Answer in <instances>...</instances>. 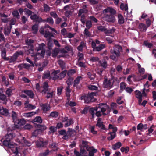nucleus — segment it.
Instances as JSON below:
<instances>
[{"instance_id":"nucleus-1","label":"nucleus","mask_w":156,"mask_h":156,"mask_svg":"<svg viewBox=\"0 0 156 156\" xmlns=\"http://www.w3.org/2000/svg\"><path fill=\"white\" fill-rule=\"evenodd\" d=\"M111 111V108L106 103H101L97 105L94 107L90 108L89 110L91 115L92 118H94L95 114L98 117H101L109 114Z\"/></svg>"},{"instance_id":"nucleus-2","label":"nucleus","mask_w":156,"mask_h":156,"mask_svg":"<svg viewBox=\"0 0 156 156\" xmlns=\"http://www.w3.org/2000/svg\"><path fill=\"white\" fill-rule=\"evenodd\" d=\"M104 16V20L109 22H114L115 20V16L116 14V11L113 8L108 7L103 11Z\"/></svg>"},{"instance_id":"nucleus-3","label":"nucleus","mask_w":156,"mask_h":156,"mask_svg":"<svg viewBox=\"0 0 156 156\" xmlns=\"http://www.w3.org/2000/svg\"><path fill=\"white\" fill-rule=\"evenodd\" d=\"M122 47L120 45H115L110 50V58L115 61H118L122 52Z\"/></svg>"},{"instance_id":"nucleus-4","label":"nucleus","mask_w":156,"mask_h":156,"mask_svg":"<svg viewBox=\"0 0 156 156\" xmlns=\"http://www.w3.org/2000/svg\"><path fill=\"white\" fill-rule=\"evenodd\" d=\"M95 95L94 93H91L88 94L86 95H83L81 97V99H83L85 103L89 104L91 102L95 101V99L94 98V96Z\"/></svg>"},{"instance_id":"nucleus-5","label":"nucleus","mask_w":156,"mask_h":156,"mask_svg":"<svg viewBox=\"0 0 156 156\" xmlns=\"http://www.w3.org/2000/svg\"><path fill=\"white\" fill-rule=\"evenodd\" d=\"M45 45L44 43L38 44L37 49V54L40 55L41 56L44 57L45 52Z\"/></svg>"},{"instance_id":"nucleus-6","label":"nucleus","mask_w":156,"mask_h":156,"mask_svg":"<svg viewBox=\"0 0 156 156\" xmlns=\"http://www.w3.org/2000/svg\"><path fill=\"white\" fill-rule=\"evenodd\" d=\"M114 81V80L112 79L108 80L107 78H105L103 81L104 88H112L113 86Z\"/></svg>"},{"instance_id":"nucleus-7","label":"nucleus","mask_w":156,"mask_h":156,"mask_svg":"<svg viewBox=\"0 0 156 156\" xmlns=\"http://www.w3.org/2000/svg\"><path fill=\"white\" fill-rule=\"evenodd\" d=\"M36 145L37 147H46L48 144V141L42 138H40L36 142Z\"/></svg>"},{"instance_id":"nucleus-8","label":"nucleus","mask_w":156,"mask_h":156,"mask_svg":"<svg viewBox=\"0 0 156 156\" xmlns=\"http://www.w3.org/2000/svg\"><path fill=\"white\" fill-rule=\"evenodd\" d=\"M23 53L22 51H16L10 58V61H9V63L14 62L16 60L18 57L20 55H23Z\"/></svg>"},{"instance_id":"nucleus-9","label":"nucleus","mask_w":156,"mask_h":156,"mask_svg":"<svg viewBox=\"0 0 156 156\" xmlns=\"http://www.w3.org/2000/svg\"><path fill=\"white\" fill-rule=\"evenodd\" d=\"M82 79L81 76H78L74 80L73 87H76L77 90L80 89L81 87V85L80 84V79Z\"/></svg>"},{"instance_id":"nucleus-10","label":"nucleus","mask_w":156,"mask_h":156,"mask_svg":"<svg viewBox=\"0 0 156 156\" xmlns=\"http://www.w3.org/2000/svg\"><path fill=\"white\" fill-rule=\"evenodd\" d=\"M60 72V70H54L51 73V76L50 77V79L55 81L57 80H59V75L57 74Z\"/></svg>"},{"instance_id":"nucleus-11","label":"nucleus","mask_w":156,"mask_h":156,"mask_svg":"<svg viewBox=\"0 0 156 156\" xmlns=\"http://www.w3.org/2000/svg\"><path fill=\"white\" fill-rule=\"evenodd\" d=\"M30 18L32 20L36 22V23H41L43 22V20L42 19V18L37 15L36 14L31 15L30 17Z\"/></svg>"},{"instance_id":"nucleus-12","label":"nucleus","mask_w":156,"mask_h":156,"mask_svg":"<svg viewBox=\"0 0 156 156\" xmlns=\"http://www.w3.org/2000/svg\"><path fill=\"white\" fill-rule=\"evenodd\" d=\"M48 81L44 82L42 86L43 89L41 92L42 94H45L46 92L48 90L49 85L48 84Z\"/></svg>"},{"instance_id":"nucleus-13","label":"nucleus","mask_w":156,"mask_h":156,"mask_svg":"<svg viewBox=\"0 0 156 156\" xmlns=\"http://www.w3.org/2000/svg\"><path fill=\"white\" fill-rule=\"evenodd\" d=\"M35 127L41 133L45 130L47 127L44 125H41L39 124L34 123Z\"/></svg>"},{"instance_id":"nucleus-14","label":"nucleus","mask_w":156,"mask_h":156,"mask_svg":"<svg viewBox=\"0 0 156 156\" xmlns=\"http://www.w3.org/2000/svg\"><path fill=\"white\" fill-rule=\"evenodd\" d=\"M15 136V133H13L12 131L10 133L8 132L7 134L5 136V138L7 140H9L11 141V140Z\"/></svg>"},{"instance_id":"nucleus-15","label":"nucleus","mask_w":156,"mask_h":156,"mask_svg":"<svg viewBox=\"0 0 156 156\" xmlns=\"http://www.w3.org/2000/svg\"><path fill=\"white\" fill-rule=\"evenodd\" d=\"M3 144L4 146L8 147L9 148H12L13 147V145L11 144V141L9 140H7L5 138L3 141Z\"/></svg>"},{"instance_id":"nucleus-16","label":"nucleus","mask_w":156,"mask_h":156,"mask_svg":"<svg viewBox=\"0 0 156 156\" xmlns=\"http://www.w3.org/2000/svg\"><path fill=\"white\" fill-rule=\"evenodd\" d=\"M87 6L85 5L83 6V9H80L79 10L78 16H80L83 13H87L88 12V10L86 9Z\"/></svg>"},{"instance_id":"nucleus-17","label":"nucleus","mask_w":156,"mask_h":156,"mask_svg":"<svg viewBox=\"0 0 156 156\" xmlns=\"http://www.w3.org/2000/svg\"><path fill=\"white\" fill-rule=\"evenodd\" d=\"M31 66L30 65L27 63L24 64H21L18 65V67L20 70L22 69L23 68H25L27 69H29V68Z\"/></svg>"},{"instance_id":"nucleus-18","label":"nucleus","mask_w":156,"mask_h":156,"mask_svg":"<svg viewBox=\"0 0 156 156\" xmlns=\"http://www.w3.org/2000/svg\"><path fill=\"white\" fill-rule=\"evenodd\" d=\"M76 134L77 132L72 128H68V131H67V134L70 137L73 136L74 135V133Z\"/></svg>"},{"instance_id":"nucleus-19","label":"nucleus","mask_w":156,"mask_h":156,"mask_svg":"<svg viewBox=\"0 0 156 156\" xmlns=\"http://www.w3.org/2000/svg\"><path fill=\"white\" fill-rule=\"evenodd\" d=\"M99 63L100 66L104 69H106L107 68L108 66L107 62L105 59H103L102 61H99Z\"/></svg>"},{"instance_id":"nucleus-20","label":"nucleus","mask_w":156,"mask_h":156,"mask_svg":"<svg viewBox=\"0 0 156 156\" xmlns=\"http://www.w3.org/2000/svg\"><path fill=\"white\" fill-rule=\"evenodd\" d=\"M0 100L3 101V103L6 105L7 104V99L6 96L3 94H0Z\"/></svg>"},{"instance_id":"nucleus-21","label":"nucleus","mask_w":156,"mask_h":156,"mask_svg":"<svg viewBox=\"0 0 156 156\" xmlns=\"http://www.w3.org/2000/svg\"><path fill=\"white\" fill-rule=\"evenodd\" d=\"M28 95L30 98L33 99L34 97V94L33 92L31 90H25L23 92Z\"/></svg>"},{"instance_id":"nucleus-22","label":"nucleus","mask_w":156,"mask_h":156,"mask_svg":"<svg viewBox=\"0 0 156 156\" xmlns=\"http://www.w3.org/2000/svg\"><path fill=\"white\" fill-rule=\"evenodd\" d=\"M104 44H101L98 46H97L94 48L93 51H99L105 48Z\"/></svg>"},{"instance_id":"nucleus-23","label":"nucleus","mask_w":156,"mask_h":156,"mask_svg":"<svg viewBox=\"0 0 156 156\" xmlns=\"http://www.w3.org/2000/svg\"><path fill=\"white\" fill-rule=\"evenodd\" d=\"M8 110L6 108H4L2 107V108L0 110V114L6 116L8 115Z\"/></svg>"},{"instance_id":"nucleus-24","label":"nucleus","mask_w":156,"mask_h":156,"mask_svg":"<svg viewBox=\"0 0 156 156\" xmlns=\"http://www.w3.org/2000/svg\"><path fill=\"white\" fill-rule=\"evenodd\" d=\"M42 109L43 111L46 112L47 111H49L50 108V106L49 105L46 104H43L42 106Z\"/></svg>"},{"instance_id":"nucleus-25","label":"nucleus","mask_w":156,"mask_h":156,"mask_svg":"<svg viewBox=\"0 0 156 156\" xmlns=\"http://www.w3.org/2000/svg\"><path fill=\"white\" fill-rule=\"evenodd\" d=\"M87 75L88 77L91 80H94L96 76V74L95 73H94L93 72H91L87 73Z\"/></svg>"},{"instance_id":"nucleus-26","label":"nucleus","mask_w":156,"mask_h":156,"mask_svg":"<svg viewBox=\"0 0 156 156\" xmlns=\"http://www.w3.org/2000/svg\"><path fill=\"white\" fill-rule=\"evenodd\" d=\"M118 22L119 24H123L124 22V19L122 15L120 14L118 15Z\"/></svg>"},{"instance_id":"nucleus-27","label":"nucleus","mask_w":156,"mask_h":156,"mask_svg":"<svg viewBox=\"0 0 156 156\" xmlns=\"http://www.w3.org/2000/svg\"><path fill=\"white\" fill-rule=\"evenodd\" d=\"M122 146V144L120 142H118L112 145V149L115 150L119 148Z\"/></svg>"},{"instance_id":"nucleus-28","label":"nucleus","mask_w":156,"mask_h":156,"mask_svg":"<svg viewBox=\"0 0 156 156\" xmlns=\"http://www.w3.org/2000/svg\"><path fill=\"white\" fill-rule=\"evenodd\" d=\"M58 112L57 111H53L51 112L48 117L49 118H57L58 115Z\"/></svg>"},{"instance_id":"nucleus-29","label":"nucleus","mask_w":156,"mask_h":156,"mask_svg":"<svg viewBox=\"0 0 156 156\" xmlns=\"http://www.w3.org/2000/svg\"><path fill=\"white\" fill-rule=\"evenodd\" d=\"M67 71L66 70H65L62 71L60 74H58L59 80H62L66 76Z\"/></svg>"},{"instance_id":"nucleus-30","label":"nucleus","mask_w":156,"mask_h":156,"mask_svg":"<svg viewBox=\"0 0 156 156\" xmlns=\"http://www.w3.org/2000/svg\"><path fill=\"white\" fill-rule=\"evenodd\" d=\"M49 147L52 148L54 151H57L58 149L57 147V144L55 143H53L50 144Z\"/></svg>"},{"instance_id":"nucleus-31","label":"nucleus","mask_w":156,"mask_h":156,"mask_svg":"<svg viewBox=\"0 0 156 156\" xmlns=\"http://www.w3.org/2000/svg\"><path fill=\"white\" fill-rule=\"evenodd\" d=\"M38 25L37 24H35L32 27V30L34 31L33 33L34 34H36L38 30Z\"/></svg>"},{"instance_id":"nucleus-32","label":"nucleus","mask_w":156,"mask_h":156,"mask_svg":"<svg viewBox=\"0 0 156 156\" xmlns=\"http://www.w3.org/2000/svg\"><path fill=\"white\" fill-rule=\"evenodd\" d=\"M34 122H37L40 123H41L42 122V119L40 116H37L34 118L33 120ZM34 124L35 123H34Z\"/></svg>"},{"instance_id":"nucleus-33","label":"nucleus","mask_w":156,"mask_h":156,"mask_svg":"<svg viewBox=\"0 0 156 156\" xmlns=\"http://www.w3.org/2000/svg\"><path fill=\"white\" fill-rule=\"evenodd\" d=\"M12 16L16 17L17 19H19L20 18V14L17 10H14L12 12Z\"/></svg>"},{"instance_id":"nucleus-34","label":"nucleus","mask_w":156,"mask_h":156,"mask_svg":"<svg viewBox=\"0 0 156 156\" xmlns=\"http://www.w3.org/2000/svg\"><path fill=\"white\" fill-rule=\"evenodd\" d=\"M73 12V10L70 9L68 11H66L65 12V16L67 18H69L71 15H72Z\"/></svg>"},{"instance_id":"nucleus-35","label":"nucleus","mask_w":156,"mask_h":156,"mask_svg":"<svg viewBox=\"0 0 156 156\" xmlns=\"http://www.w3.org/2000/svg\"><path fill=\"white\" fill-rule=\"evenodd\" d=\"M58 63L62 70H63L65 68V63L63 61L60 59L58 61Z\"/></svg>"},{"instance_id":"nucleus-36","label":"nucleus","mask_w":156,"mask_h":156,"mask_svg":"<svg viewBox=\"0 0 156 156\" xmlns=\"http://www.w3.org/2000/svg\"><path fill=\"white\" fill-rule=\"evenodd\" d=\"M126 84L124 82H122L120 83V92H122L126 88Z\"/></svg>"},{"instance_id":"nucleus-37","label":"nucleus","mask_w":156,"mask_h":156,"mask_svg":"<svg viewBox=\"0 0 156 156\" xmlns=\"http://www.w3.org/2000/svg\"><path fill=\"white\" fill-rule=\"evenodd\" d=\"M34 112H31L27 113H24L23 114V116L25 117H29L34 115L36 114Z\"/></svg>"},{"instance_id":"nucleus-38","label":"nucleus","mask_w":156,"mask_h":156,"mask_svg":"<svg viewBox=\"0 0 156 156\" xmlns=\"http://www.w3.org/2000/svg\"><path fill=\"white\" fill-rule=\"evenodd\" d=\"M59 52V50L58 48H55L52 51V56L55 57L56 56Z\"/></svg>"},{"instance_id":"nucleus-39","label":"nucleus","mask_w":156,"mask_h":156,"mask_svg":"<svg viewBox=\"0 0 156 156\" xmlns=\"http://www.w3.org/2000/svg\"><path fill=\"white\" fill-rule=\"evenodd\" d=\"M120 8L122 10L127 11L128 10V7L127 4L125 5L124 3H122L120 5Z\"/></svg>"},{"instance_id":"nucleus-40","label":"nucleus","mask_w":156,"mask_h":156,"mask_svg":"<svg viewBox=\"0 0 156 156\" xmlns=\"http://www.w3.org/2000/svg\"><path fill=\"white\" fill-rule=\"evenodd\" d=\"M11 87L8 88L6 91V94L8 97H10L12 95V90H14V89H11Z\"/></svg>"},{"instance_id":"nucleus-41","label":"nucleus","mask_w":156,"mask_h":156,"mask_svg":"<svg viewBox=\"0 0 156 156\" xmlns=\"http://www.w3.org/2000/svg\"><path fill=\"white\" fill-rule=\"evenodd\" d=\"M2 80L3 83L6 86H7L9 84V80L6 79V77L5 76H3L2 77Z\"/></svg>"},{"instance_id":"nucleus-42","label":"nucleus","mask_w":156,"mask_h":156,"mask_svg":"<svg viewBox=\"0 0 156 156\" xmlns=\"http://www.w3.org/2000/svg\"><path fill=\"white\" fill-rule=\"evenodd\" d=\"M1 56L2 58L3 59L5 57H6V49L5 48H3L1 50Z\"/></svg>"},{"instance_id":"nucleus-43","label":"nucleus","mask_w":156,"mask_h":156,"mask_svg":"<svg viewBox=\"0 0 156 156\" xmlns=\"http://www.w3.org/2000/svg\"><path fill=\"white\" fill-rule=\"evenodd\" d=\"M24 12L25 15H27L28 17H29L30 16H31V15H32V14L33 13L32 11L26 8L24 9Z\"/></svg>"},{"instance_id":"nucleus-44","label":"nucleus","mask_w":156,"mask_h":156,"mask_svg":"<svg viewBox=\"0 0 156 156\" xmlns=\"http://www.w3.org/2000/svg\"><path fill=\"white\" fill-rule=\"evenodd\" d=\"M86 28L90 29L92 27V22L91 21L88 20L86 21Z\"/></svg>"},{"instance_id":"nucleus-45","label":"nucleus","mask_w":156,"mask_h":156,"mask_svg":"<svg viewBox=\"0 0 156 156\" xmlns=\"http://www.w3.org/2000/svg\"><path fill=\"white\" fill-rule=\"evenodd\" d=\"M45 22L51 24H53L54 23L53 20V19L51 17L47 18L46 20H43V22Z\"/></svg>"},{"instance_id":"nucleus-46","label":"nucleus","mask_w":156,"mask_h":156,"mask_svg":"<svg viewBox=\"0 0 156 156\" xmlns=\"http://www.w3.org/2000/svg\"><path fill=\"white\" fill-rule=\"evenodd\" d=\"M89 29L85 28L83 32V34L85 35L87 37H90L91 35L90 32L88 30Z\"/></svg>"},{"instance_id":"nucleus-47","label":"nucleus","mask_w":156,"mask_h":156,"mask_svg":"<svg viewBox=\"0 0 156 156\" xmlns=\"http://www.w3.org/2000/svg\"><path fill=\"white\" fill-rule=\"evenodd\" d=\"M18 124L20 125H24L26 124V121L24 118L18 119Z\"/></svg>"},{"instance_id":"nucleus-48","label":"nucleus","mask_w":156,"mask_h":156,"mask_svg":"<svg viewBox=\"0 0 156 156\" xmlns=\"http://www.w3.org/2000/svg\"><path fill=\"white\" fill-rule=\"evenodd\" d=\"M50 71H48L47 72H44L42 76L43 79H47L48 77L50 78Z\"/></svg>"},{"instance_id":"nucleus-49","label":"nucleus","mask_w":156,"mask_h":156,"mask_svg":"<svg viewBox=\"0 0 156 156\" xmlns=\"http://www.w3.org/2000/svg\"><path fill=\"white\" fill-rule=\"evenodd\" d=\"M108 135H110V136H108L107 139L109 140H111L115 138L116 136V133L109 134V133H108Z\"/></svg>"},{"instance_id":"nucleus-50","label":"nucleus","mask_w":156,"mask_h":156,"mask_svg":"<svg viewBox=\"0 0 156 156\" xmlns=\"http://www.w3.org/2000/svg\"><path fill=\"white\" fill-rule=\"evenodd\" d=\"M136 93V97L137 98H142V95L141 92L139 90H137L135 91Z\"/></svg>"},{"instance_id":"nucleus-51","label":"nucleus","mask_w":156,"mask_h":156,"mask_svg":"<svg viewBox=\"0 0 156 156\" xmlns=\"http://www.w3.org/2000/svg\"><path fill=\"white\" fill-rule=\"evenodd\" d=\"M11 117L14 121L16 120L17 117V115L15 112L12 111Z\"/></svg>"},{"instance_id":"nucleus-52","label":"nucleus","mask_w":156,"mask_h":156,"mask_svg":"<svg viewBox=\"0 0 156 156\" xmlns=\"http://www.w3.org/2000/svg\"><path fill=\"white\" fill-rule=\"evenodd\" d=\"M44 10V12H47L50 10V7L46 4H44L43 6Z\"/></svg>"},{"instance_id":"nucleus-53","label":"nucleus","mask_w":156,"mask_h":156,"mask_svg":"<svg viewBox=\"0 0 156 156\" xmlns=\"http://www.w3.org/2000/svg\"><path fill=\"white\" fill-rule=\"evenodd\" d=\"M10 29H9L8 27L4 29V33L5 36H8L10 33Z\"/></svg>"},{"instance_id":"nucleus-54","label":"nucleus","mask_w":156,"mask_h":156,"mask_svg":"<svg viewBox=\"0 0 156 156\" xmlns=\"http://www.w3.org/2000/svg\"><path fill=\"white\" fill-rule=\"evenodd\" d=\"M25 108H27L30 110H32L35 109L36 106L31 104H29L25 106Z\"/></svg>"},{"instance_id":"nucleus-55","label":"nucleus","mask_w":156,"mask_h":156,"mask_svg":"<svg viewBox=\"0 0 156 156\" xmlns=\"http://www.w3.org/2000/svg\"><path fill=\"white\" fill-rule=\"evenodd\" d=\"M121 151L122 152H125L126 153H127L129 150V148L128 147H122L120 149Z\"/></svg>"},{"instance_id":"nucleus-56","label":"nucleus","mask_w":156,"mask_h":156,"mask_svg":"<svg viewBox=\"0 0 156 156\" xmlns=\"http://www.w3.org/2000/svg\"><path fill=\"white\" fill-rule=\"evenodd\" d=\"M53 43L51 41L49 40L48 41L47 45L49 49H51V48L53 47Z\"/></svg>"},{"instance_id":"nucleus-57","label":"nucleus","mask_w":156,"mask_h":156,"mask_svg":"<svg viewBox=\"0 0 156 156\" xmlns=\"http://www.w3.org/2000/svg\"><path fill=\"white\" fill-rule=\"evenodd\" d=\"M77 55L79 57V58L78 59V62L84 59V55L83 53H80V52H78Z\"/></svg>"},{"instance_id":"nucleus-58","label":"nucleus","mask_w":156,"mask_h":156,"mask_svg":"<svg viewBox=\"0 0 156 156\" xmlns=\"http://www.w3.org/2000/svg\"><path fill=\"white\" fill-rule=\"evenodd\" d=\"M63 89V87L62 86H61L60 87H58L57 88V94L58 96H59L61 94Z\"/></svg>"},{"instance_id":"nucleus-59","label":"nucleus","mask_w":156,"mask_h":156,"mask_svg":"<svg viewBox=\"0 0 156 156\" xmlns=\"http://www.w3.org/2000/svg\"><path fill=\"white\" fill-rule=\"evenodd\" d=\"M101 119L100 118H98V119L97 121V122L96 124L97 126L99 128L101 127L102 125H103V122H101Z\"/></svg>"},{"instance_id":"nucleus-60","label":"nucleus","mask_w":156,"mask_h":156,"mask_svg":"<svg viewBox=\"0 0 156 156\" xmlns=\"http://www.w3.org/2000/svg\"><path fill=\"white\" fill-rule=\"evenodd\" d=\"M89 18L90 20V21L94 23H97L98 21V20L94 16H90L89 17Z\"/></svg>"},{"instance_id":"nucleus-61","label":"nucleus","mask_w":156,"mask_h":156,"mask_svg":"<svg viewBox=\"0 0 156 156\" xmlns=\"http://www.w3.org/2000/svg\"><path fill=\"white\" fill-rule=\"evenodd\" d=\"M88 88L89 90H97L98 89V87L95 85H90L88 87Z\"/></svg>"},{"instance_id":"nucleus-62","label":"nucleus","mask_w":156,"mask_h":156,"mask_svg":"<svg viewBox=\"0 0 156 156\" xmlns=\"http://www.w3.org/2000/svg\"><path fill=\"white\" fill-rule=\"evenodd\" d=\"M73 123V120L72 119H70L69 121H67L66 123H65V127H67L69 126L70 125H71L72 123Z\"/></svg>"},{"instance_id":"nucleus-63","label":"nucleus","mask_w":156,"mask_h":156,"mask_svg":"<svg viewBox=\"0 0 156 156\" xmlns=\"http://www.w3.org/2000/svg\"><path fill=\"white\" fill-rule=\"evenodd\" d=\"M40 133V132L37 129L35 130L32 133V135L34 136H37Z\"/></svg>"},{"instance_id":"nucleus-64","label":"nucleus","mask_w":156,"mask_h":156,"mask_svg":"<svg viewBox=\"0 0 156 156\" xmlns=\"http://www.w3.org/2000/svg\"><path fill=\"white\" fill-rule=\"evenodd\" d=\"M144 43L145 46L148 48H151L153 46V44L151 43H149L147 41H144Z\"/></svg>"}]
</instances>
